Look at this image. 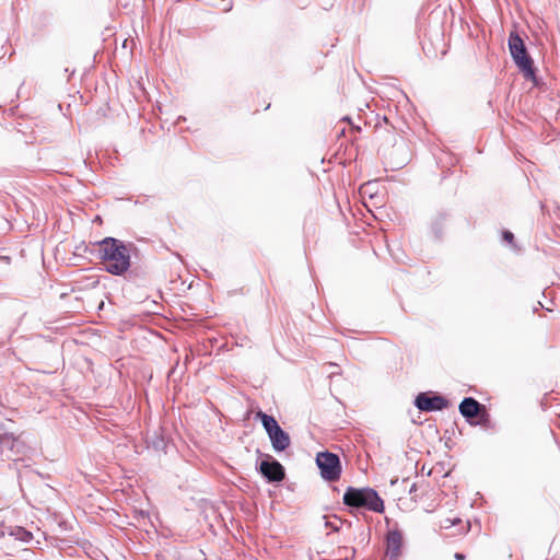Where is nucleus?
Returning a JSON list of instances; mask_svg holds the SVG:
<instances>
[{
	"mask_svg": "<svg viewBox=\"0 0 560 560\" xmlns=\"http://www.w3.org/2000/svg\"><path fill=\"white\" fill-rule=\"evenodd\" d=\"M96 244L98 246L101 264L107 272L120 276L129 269L130 253L121 241L106 237Z\"/></svg>",
	"mask_w": 560,
	"mask_h": 560,
	"instance_id": "f257e3e1",
	"label": "nucleus"
},
{
	"mask_svg": "<svg viewBox=\"0 0 560 560\" xmlns=\"http://www.w3.org/2000/svg\"><path fill=\"white\" fill-rule=\"evenodd\" d=\"M343 503L351 508H366L373 512H384V501L371 488L357 489L349 487L343 494Z\"/></svg>",
	"mask_w": 560,
	"mask_h": 560,
	"instance_id": "f03ea898",
	"label": "nucleus"
},
{
	"mask_svg": "<svg viewBox=\"0 0 560 560\" xmlns=\"http://www.w3.org/2000/svg\"><path fill=\"white\" fill-rule=\"evenodd\" d=\"M509 48L514 62L523 72L524 77L526 79L534 80L535 71L533 67V60L528 56L524 42L517 33L512 32L510 34Z\"/></svg>",
	"mask_w": 560,
	"mask_h": 560,
	"instance_id": "7ed1b4c3",
	"label": "nucleus"
},
{
	"mask_svg": "<svg viewBox=\"0 0 560 560\" xmlns=\"http://www.w3.org/2000/svg\"><path fill=\"white\" fill-rule=\"evenodd\" d=\"M316 464L320 476L327 481H337L341 475V464L338 455L330 452H320L316 456Z\"/></svg>",
	"mask_w": 560,
	"mask_h": 560,
	"instance_id": "20e7f679",
	"label": "nucleus"
},
{
	"mask_svg": "<svg viewBox=\"0 0 560 560\" xmlns=\"http://www.w3.org/2000/svg\"><path fill=\"white\" fill-rule=\"evenodd\" d=\"M459 412L466 419L479 417L480 421H487L489 417L486 407L471 397L465 398L459 404Z\"/></svg>",
	"mask_w": 560,
	"mask_h": 560,
	"instance_id": "39448f33",
	"label": "nucleus"
},
{
	"mask_svg": "<svg viewBox=\"0 0 560 560\" xmlns=\"http://www.w3.org/2000/svg\"><path fill=\"white\" fill-rule=\"evenodd\" d=\"M404 538L399 529L388 530L386 535V557L388 560H398L402 553Z\"/></svg>",
	"mask_w": 560,
	"mask_h": 560,
	"instance_id": "423d86ee",
	"label": "nucleus"
},
{
	"mask_svg": "<svg viewBox=\"0 0 560 560\" xmlns=\"http://www.w3.org/2000/svg\"><path fill=\"white\" fill-rule=\"evenodd\" d=\"M416 406L423 411L442 410L447 406V401L442 396H429L421 393L416 398Z\"/></svg>",
	"mask_w": 560,
	"mask_h": 560,
	"instance_id": "0eeeda50",
	"label": "nucleus"
},
{
	"mask_svg": "<svg viewBox=\"0 0 560 560\" xmlns=\"http://www.w3.org/2000/svg\"><path fill=\"white\" fill-rule=\"evenodd\" d=\"M260 472L271 482L281 481L285 476L282 465L277 460H262Z\"/></svg>",
	"mask_w": 560,
	"mask_h": 560,
	"instance_id": "6e6552de",
	"label": "nucleus"
},
{
	"mask_svg": "<svg viewBox=\"0 0 560 560\" xmlns=\"http://www.w3.org/2000/svg\"><path fill=\"white\" fill-rule=\"evenodd\" d=\"M269 439L277 452H282L290 446V436L280 427L269 434Z\"/></svg>",
	"mask_w": 560,
	"mask_h": 560,
	"instance_id": "1a4fd4ad",
	"label": "nucleus"
},
{
	"mask_svg": "<svg viewBox=\"0 0 560 560\" xmlns=\"http://www.w3.org/2000/svg\"><path fill=\"white\" fill-rule=\"evenodd\" d=\"M256 418L260 419L268 435L271 434V432H273L275 429H278L280 427L278 424L277 420L272 416H269V415L262 412L261 410L256 412Z\"/></svg>",
	"mask_w": 560,
	"mask_h": 560,
	"instance_id": "9d476101",
	"label": "nucleus"
},
{
	"mask_svg": "<svg viewBox=\"0 0 560 560\" xmlns=\"http://www.w3.org/2000/svg\"><path fill=\"white\" fill-rule=\"evenodd\" d=\"M462 523V520L458 517H446L442 521L441 527L451 528L452 526Z\"/></svg>",
	"mask_w": 560,
	"mask_h": 560,
	"instance_id": "9b49d317",
	"label": "nucleus"
},
{
	"mask_svg": "<svg viewBox=\"0 0 560 560\" xmlns=\"http://www.w3.org/2000/svg\"><path fill=\"white\" fill-rule=\"evenodd\" d=\"M503 240H504L505 242L510 243V244H511V243H513V240H514V235H513V233H512V232H510V231H504V232H503Z\"/></svg>",
	"mask_w": 560,
	"mask_h": 560,
	"instance_id": "f8f14e48",
	"label": "nucleus"
},
{
	"mask_svg": "<svg viewBox=\"0 0 560 560\" xmlns=\"http://www.w3.org/2000/svg\"><path fill=\"white\" fill-rule=\"evenodd\" d=\"M454 558H455L456 560H465V555H463V553H460V552H456V553L454 555Z\"/></svg>",
	"mask_w": 560,
	"mask_h": 560,
	"instance_id": "ddd939ff",
	"label": "nucleus"
},
{
	"mask_svg": "<svg viewBox=\"0 0 560 560\" xmlns=\"http://www.w3.org/2000/svg\"><path fill=\"white\" fill-rule=\"evenodd\" d=\"M469 523L466 524V526L464 527V532H467L469 529Z\"/></svg>",
	"mask_w": 560,
	"mask_h": 560,
	"instance_id": "4468645a",
	"label": "nucleus"
}]
</instances>
